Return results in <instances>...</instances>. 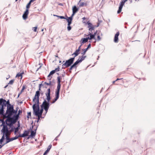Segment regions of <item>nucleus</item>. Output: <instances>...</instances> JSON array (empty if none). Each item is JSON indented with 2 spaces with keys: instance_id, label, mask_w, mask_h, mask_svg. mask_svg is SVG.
Instances as JSON below:
<instances>
[{
  "instance_id": "nucleus-1",
  "label": "nucleus",
  "mask_w": 155,
  "mask_h": 155,
  "mask_svg": "<svg viewBox=\"0 0 155 155\" xmlns=\"http://www.w3.org/2000/svg\"><path fill=\"white\" fill-rule=\"evenodd\" d=\"M17 110H14L13 106L7 108V110L4 117L7 118L6 124L10 127L16 123L15 114L17 113Z\"/></svg>"
},
{
  "instance_id": "nucleus-2",
  "label": "nucleus",
  "mask_w": 155,
  "mask_h": 155,
  "mask_svg": "<svg viewBox=\"0 0 155 155\" xmlns=\"http://www.w3.org/2000/svg\"><path fill=\"white\" fill-rule=\"evenodd\" d=\"M11 130H9L7 126L6 125H3L2 128L1 130L2 133L3 135L1 139L0 140V143H2L4 140L5 139V136L6 137V141L5 144L12 141L13 140L17 139L18 138V135H16L15 137L9 138V136L11 134Z\"/></svg>"
},
{
  "instance_id": "nucleus-3",
  "label": "nucleus",
  "mask_w": 155,
  "mask_h": 155,
  "mask_svg": "<svg viewBox=\"0 0 155 155\" xmlns=\"http://www.w3.org/2000/svg\"><path fill=\"white\" fill-rule=\"evenodd\" d=\"M50 89H48L45 93V95L46 96V99L47 101L46 100H45L43 102L41 106V109H44L46 111V114L48 112V110L49 107V101L51 99L50 97Z\"/></svg>"
},
{
  "instance_id": "nucleus-4",
  "label": "nucleus",
  "mask_w": 155,
  "mask_h": 155,
  "mask_svg": "<svg viewBox=\"0 0 155 155\" xmlns=\"http://www.w3.org/2000/svg\"><path fill=\"white\" fill-rule=\"evenodd\" d=\"M33 109L34 115L38 117L37 122H38L39 121L40 118L41 117L43 112L42 109H41L40 110L39 109L38 100H37V104H33Z\"/></svg>"
},
{
  "instance_id": "nucleus-5",
  "label": "nucleus",
  "mask_w": 155,
  "mask_h": 155,
  "mask_svg": "<svg viewBox=\"0 0 155 155\" xmlns=\"http://www.w3.org/2000/svg\"><path fill=\"white\" fill-rule=\"evenodd\" d=\"M61 79V78L60 76H59L57 77L58 85L57 86V90L55 92V98L52 101V103H54L59 98V92L61 86L60 83Z\"/></svg>"
},
{
  "instance_id": "nucleus-6",
  "label": "nucleus",
  "mask_w": 155,
  "mask_h": 155,
  "mask_svg": "<svg viewBox=\"0 0 155 155\" xmlns=\"http://www.w3.org/2000/svg\"><path fill=\"white\" fill-rule=\"evenodd\" d=\"M82 50L83 52L81 53V54H82V56L81 57H79L78 60L72 65L70 68L69 70H71L72 69L74 68H76V65H77L78 63L81 62L83 60H84L85 58L86 57V56H84L85 54L86 51L83 49Z\"/></svg>"
},
{
  "instance_id": "nucleus-7",
  "label": "nucleus",
  "mask_w": 155,
  "mask_h": 155,
  "mask_svg": "<svg viewBox=\"0 0 155 155\" xmlns=\"http://www.w3.org/2000/svg\"><path fill=\"white\" fill-rule=\"evenodd\" d=\"M41 90V89L39 88L38 90L36 91L34 96V97L33 99V101L34 102V104H36L37 103V100L38 101V103H39V97L40 95V91Z\"/></svg>"
},
{
  "instance_id": "nucleus-8",
  "label": "nucleus",
  "mask_w": 155,
  "mask_h": 155,
  "mask_svg": "<svg viewBox=\"0 0 155 155\" xmlns=\"http://www.w3.org/2000/svg\"><path fill=\"white\" fill-rule=\"evenodd\" d=\"M74 59V58H73L66 61L65 63L63 64L62 66H64L65 68L69 67L73 63Z\"/></svg>"
},
{
  "instance_id": "nucleus-9",
  "label": "nucleus",
  "mask_w": 155,
  "mask_h": 155,
  "mask_svg": "<svg viewBox=\"0 0 155 155\" xmlns=\"http://www.w3.org/2000/svg\"><path fill=\"white\" fill-rule=\"evenodd\" d=\"M83 23L85 25L87 24L88 25V28H89V30L91 31L92 30H94V27L92 24L91 23L89 22L88 21L87 22L86 21H83Z\"/></svg>"
},
{
  "instance_id": "nucleus-10",
  "label": "nucleus",
  "mask_w": 155,
  "mask_h": 155,
  "mask_svg": "<svg viewBox=\"0 0 155 155\" xmlns=\"http://www.w3.org/2000/svg\"><path fill=\"white\" fill-rule=\"evenodd\" d=\"M78 5L80 7H82L84 6H86L87 5V2L85 0H80L78 3Z\"/></svg>"
},
{
  "instance_id": "nucleus-11",
  "label": "nucleus",
  "mask_w": 155,
  "mask_h": 155,
  "mask_svg": "<svg viewBox=\"0 0 155 155\" xmlns=\"http://www.w3.org/2000/svg\"><path fill=\"white\" fill-rule=\"evenodd\" d=\"M29 133V131H28L25 130L23 134H20L19 135H18V138L20 137H24L28 136Z\"/></svg>"
},
{
  "instance_id": "nucleus-12",
  "label": "nucleus",
  "mask_w": 155,
  "mask_h": 155,
  "mask_svg": "<svg viewBox=\"0 0 155 155\" xmlns=\"http://www.w3.org/2000/svg\"><path fill=\"white\" fill-rule=\"evenodd\" d=\"M28 9H26L22 16L24 20H26L28 18Z\"/></svg>"
},
{
  "instance_id": "nucleus-13",
  "label": "nucleus",
  "mask_w": 155,
  "mask_h": 155,
  "mask_svg": "<svg viewBox=\"0 0 155 155\" xmlns=\"http://www.w3.org/2000/svg\"><path fill=\"white\" fill-rule=\"evenodd\" d=\"M78 9L77 8L75 5L72 7L73 13L72 14V16H73L78 11Z\"/></svg>"
},
{
  "instance_id": "nucleus-14",
  "label": "nucleus",
  "mask_w": 155,
  "mask_h": 155,
  "mask_svg": "<svg viewBox=\"0 0 155 155\" xmlns=\"http://www.w3.org/2000/svg\"><path fill=\"white\" fill-rule=\"evenodd\" d=\"M92 32L91 31V32H89V34L88 35H87V36H90V40H91L92 39H95V36L97 33V31L95 32L94 34H91Z\"/></svg>"
},
{
  "instance_id": "nucleus-15",
  "label": "nucleus",
  "mask_w": 155,
  "mask_h": 155,
  "mask_svg": "<svg viewBox=\"0 0 155 155\" xmlns=\"http://www.w3.org/2000/svg\"><path fill=\"white\" fill-rule=\"evenodd\" d=\"M120 35V33L119 31L117 32V33L115 35L114 41L115 43H117L118 41V37Z\"/></svg>"
},
{
  "instance_id": "nucleus-16",
  "label": "nucleus",
  "mask_w": 155,
  "mask_h": 155,
  "mask_svg": "<svg viewBox=\"0 0 155 155\" xmlns=\"http://www.w3.org/2000/svg\"><path fill=\"white\" fill-rule=\"evenodd\" d=\"M67 17V18L66 19L67 21L68 22V25H70L71 24V23L72 21V16L70 17Z\"/></svg>"
},
{
  "instance_id": "nucleus-17",
  "label": "nucleus",
  "mask_w": 155,
  "mask_h": 155,
  "mask_svg": "<svg viewBox=\"0 0 155 155\" xmlns=\"http://www.w3.org/2000/svg\"><path fill=\"white\" fill-rule=\"evenodd\" d=\"M22 111L21 110H19L18 111V113L16 114L15 117V119L16 120V122L17 121L19 117L20 114L22 113Z\"/></svg>"
},
{
  "instance_id": "nucleus-18",
  "label": "nucleus",
  "mask_w": 155,
  "mask_h": 155,
  "mask_svg": "<svg viewBox=\"0 0 155 155\" xmlns=\"http://www.w3.org/2000/svg\"><path fill=\"white\" fill-rule=\"evenodd\" d=\"M55 73V71L54 70H53L50 72L49 74H48V78L49 80H51V79L52 78V77L51 76V75H52L53 74H54Z\"/></svg>"
},
{
  "instance_id": "nucleus-19",
  "label": "nucleus",
  "mask_w": 155,
  "mask_h": 155,
  "mask_svg": "<svg viewBox=\"0 0 155 155\" xmlns=\"http://www.w3.org/2000/svg\"><path fill=\"white\" fill-rule=\"evenodd\" d=\"M51 147H52V145L51 144H50V145H49V146L48 147V148L47 149L44 153L43 155H45L47 154L48 153V152L50 151V149L51 148Z\"/></svg>"
},
{
  "instance_id": "nucleus-20",
  "label": "nucleus",
  "mask_w": 155,
  "mask_h": 155,
  "mask_svg": "<svg viewBox=\"0 0 155 155\" xmlns=\"http://www.w3.org/2000/svg\"><path fill=\"white\" fill-rule=\"evenodd\" d=\"M81 41V45H82L83 44L87 42V39H86V38H82Z\"/></svg>"
},
{
  "instance_id": "nucleus-21",
  "label": "nucleus",
  "mask_w": 155,
  "mask_h": 155,
  "mask_svg": "<svg viewBox=\"0 0 155 155\" xmlns=\"http://www.w3.org/2000/svg\"><path fill=\"white\" fill-rule=\"evenodd\" d=\"M20 124H18V126L17 127L15 128V134H16L17 133L18 131V130L19 129V127H20Z\"/></svg>"
},
{
  "instance_id": "nucleus-22",
  "label": "nucleus",
  "mask_w": 155,
  "mask_h": 155,
  "mask_svg": "<svg viewBox=\"0 0 155 155\" xmlns=\"http://www.w3.org/2000/svg\"><path fill=\"white\" fill-rule=\"evenodd\" d=\"M6 104L7 105V108H8L9 107H10L13 106V105H11L9 103V100L8 101H6Z\"/></svg>"
},
{
  "instance_id": "nucleus-23",
  "label": "nucleus",
  "mask_w": 155,
  "mask_h": 155,
  "mask_svg": "<svg viewBox=\"0 0 155 155\" xmlns=\"http://www.w3.org/2000/svg\"><path fill=\"white\" fill-rule=\"evenodd\" d=\"M24 74V72H22L21 73H18L16 75V77H17L19 78L21 77V79L22 78V75Z\"/></svg>"
},
{
  "instance_id": "nucleus-24",
  "label": "nucleus",
  "mask_w": 155,
  "mask_h": 155,
  "mask_svg": "<svg viewBox=\"0 0 155 155\" xmlns=\"http://www.w3.org/2000/svg\"><path fill=\"white\" fill-rule=\"evenodd\" d=\"M36 134V132H35L34 131H31V135L30 136L33 137L35 136Z\"/></svg>"
},
{
  "instance_id": "nucleus-25",
  "label": "nucleus",
  "mask_w": 155,
  "mask_h": 155,
  "mask_svg": "<svg viewBox=\"0 0 155 155\" xmlns=\"http://www.w3.org/2000/svg\"><path fill=\"white\" fill-rule=\"evenodd\" d=\"M31 2H32V1H30L29 3L27 4L26 6V8H27L26 9H28L29 8L31 3Z\"/></svg>"
},
{
  "instance_id": "nucleus-26",
  "label": "nucleus",
  "mask_w": 155,
  "mask_h": 155,
  "mask_svg": "<svg viewBox=\"0 0 155 155\" xmlns=\"http://www.w3.org/2000/svg\"><path fill=\"white\" fill-rule=\"evenodd\" d=\"M79 51H78V50H77L73 54H74L75 57L77 56L79 54Z\"/></svg>"
},
{
  "instance_id": "nucleus-27",
  "label": "nucleus",
  "mask_w": 155,
  "mask_h": 155,
  "mask_svg": "<svg viewBox=\"0 0 155 155\" xmlns=\"http://www.w3.org/2000/svg\"><path fill=\"white\" fill-rule=\"evenodd\" d=\"M4 114V108L0 107V115H3Z\"/></svg>"
},
{
  "instance_id": "nucleus-28",
  "label": "nucleus",
  "mask_w": 155,
  "mask_h": 155,
  "mask_svg": "<svg viewBox=\"0 0 155 155\" xmlns=\"http://www.w3.org/2000/svg\"><path fill=\"white\" fill-rule=\"evenodd\" d=\"M6 102H3L2 103V105L0 107L1 108H4V107H6Z\"/></svg>"
},
{
  "instance_id": "nucleus-29",
  "label": "nucleus",
  "mask_w": 155,
  "mask_h": 155,
  "mask_svg": "<svg viewBox=\"0 0 155 155\" xmlns=\"http://www.w3.org/2000/svg\"><path fill=\"white\" fill-rule=\"evenodd\" d=\"M3 102H6V101L2 98L0 99V105H1Z\"/></svg>"
},
{
  "instance_id": "nucleus-30",
  "label": "nucleus",
  "mask_w": 155,
  "mask_h": 155,
  "mask_svg": "<svg viewBox=\"0 0 155 155\" xmlns=\"http://www.w3.org/2000/svg\"><path fill=\"white\" fill-rule=\"evenodd\" d=\"M45 84L48 85H52V84L51 81H50L49 83H47L46 82H45Z\"/></svg>"
},
{
  "instance_id": "nucleus-31",
  "label": "nucleus",
  "mask_w": 155,
  "mask_h": 155,
  "mask_svg": "<svg viewBox=\"0 0 155 155\" xmlns=\"http://www.w3.org/2000/svg\"><path fill=\"white\" fill-rule=\"evenodd\" d=\"M14 80H12L10 81L9 83H8V84H12L14 82Z\"/></svg>"
},
{
  "instance_id": "nucleus-32",
  "label": "nucleus",
  "mask_w": 155,
  "mask_h": 155,
  "mask_svg": "<svg viewBox=\"0 0 155 155\" xmlns=\"http://www.w3.org/2000/svg\"><path fill=\"white\" fill-rule=\"evenodd\" d=\"M30 117H31V113L30 112H28V115L27 116V118L29 119Z\"/></svg>"
},
{
  "instance_id": "nucleus-33",
  "label": "nucleus",
  "mask_w": 155,
  "mask_h": 155,
  "mask_svg": "<svg viewBox=\"0 0 155 155\" xmlns=\"http://www.w3.org/2000/svg\"><path fill=\"white\" fill-rule=\"evenodd\" d=\"M25 86L23 85L22 87V89L21 91V93L25 89Z\"/></svg>"
},
{
  "instance_id": "nucleus-34",
  "label": "nucleus",
  "mask_w": 155,
  "mask_h": 155,
  "mask_svg": "<svg viewBox=\"0 0 155 155\" xmlns=\"http://www.w3.org/2000/svg\"><path fill=\"white\" fill-rule=\"evenodd\" d=\"M54 70L55 71V72H56L58 71H59V67H58L57 68H56Z\"/></svg>"
},
{
  "instance_id": "nucleus-35",
  "label": "nucleus",
  "mask_w": 155,
  "mask_h": 155,
  "mask_svg": "<svg viewBox=\"0 0 155 155\" xmlns=\"http://www.w3.org/2000/svg\"><path fill=\"white\" fill-rule=\"evenodd\" d=\"M58 17L59 18H60L61 19H66V18L64 17L63 16H58Z\"/></svg>"
},
{
  "instance_id": "nucleus-36",
  "label": "nucleus",
  "mask_w": 155,
  "mask_h": 155,
  "mask_svg": "<svg viewBox=\"0 0 155 155\" xmlns=\"http://www.w3.org/2000/svg\"><path fill=\"white\" fill-rule=\"evenodd\" d=\"M37 28V27H33V31L34 32H36Z\"/></svg>"
},
{
  "instance_id": "nucleus-37",
  "label": "nucleus",
  "mask_w": 155,
  "mask_h": 155,
  "mask_svg": "<svg viewBox=\"0 0 155 155\" xmlns=\"http://www.w3.org/2000/svg\"><path fill=\"white\" fill-rule=\"evenodd\" d=\"M0 121L1 122H2V125H5V124H4V120H3L2 119H0Z\"/></svg>"
},
{
  "instance_id": "nucleus-38",
  "label": "nucleus",
  "mask_w": 155,
  "mask_h": 155,
  "mask_svg": "<svg viewBox=\"0 0 155 155\" xmlns=\"http://www.w3.org/2000/svg\"><path fill=\"white\" fill-rule=\"evenodd\" d=\"M67 29L68 31H70L71 29V27L70 26V25H68Z\"/></svg>"
},
{
  "instance_id": "nucleus-39",
  "label": "nucleus",
  "mask_w": 155,
  "mask_h": 155,
  "mask_svg": "<svg viewBox=\"0 0 155 155\" xmlns=\"http://www.w3.org/2000/svg\"><path fill=\"white\" fill-rule=\"evenodd\" d=\"M97 41H99L101 40V38L99 35L97 36Z\"/></svg>"
},
{
  "instance_id": "nucleus-40",
  "label": "nucleus",
  "mask_w": 155,
  "mask_h": 155,
  "mask_svg": "<svg viewBox=\"0 0 155 155\" xmlns=\"http://www.w3.org/2000/svg\"><path fill=\"white\" fill-rule=\"evenodd\" d=\"M122 79V78H120V79L117 78V79L115 81H113V84H114V83H115V82L116 81H117L118 80H119Z\"/></svg>"
},
{
  "instance_id": "nucleus-41",
  "label": "nucleus",
  "mask_w": 155,
  "mask_h": 155,
  "mask_svg": "<svg viewBox=\"0 0 155 155\" xmlns=\"http://www.w3.org/2000/svg\"><path fill=\"white\" fill-rule=\"evenodd\" d=\"M82 19H83V21H82V22L83 23V22L84 21H86V22L87 21H85V20L86 19V18H85V17H83L82 18Z\"/></svg>"
},
{
  "instance_id": "nucleus-42",
  "label": "nucleus",
  "mask_w": 155,
  "mask_h": 155,
  "mask_svg": "<svg viewBox=\"0 0 155 155\" xmlns=\"http://www.w3.org/2000/svg\"><path fill=\"white\" fill-rule=\"evenodd\" d=\"M82 45H81L78 47V48L77 50H78V51H80V49H81V47Z\"/></svg>"
},
{
  "instance_id": "nucleus-43",
  "label": "nucleus",
  "mask_w": 155,
  "mask_h": 155,
  "mask_svg": "<svg viewBox=\"0 0 155 155\" xmlns=\"http://www.w3.org/2000/svg\"><path fill=\"white\" fill-rule=\"evenodd\" d=\"M91 47V44H90L88 45V46H87V48H90Z\"/></svg>"
},
{
  "instance_id": "nucleus-44",
  "label": "nucleus",
  "mask_w": 155,
  "mask_h": 155,
  "mask_svg": "<svg viewBox=\"0 0 155 155\" xmlns=\"http://www.w3.org/2000/svg\"><path fill=\"white\" fill-rule=\"evenodd\" d=\"M128 82V81H127L126 80H124V81H123V83H124L125 82Z\"/></svg>"
},
{
  "instance_id": "nucleus-45",
  "label": "nucleus",
  "mask_w": 155,
  "mask_h": 155,
  "mask_svg": "<svg viewBox=\"0 0 155 155\" xmlns=\"http://www.w3.org/2000/svg\"><path fill=\"white\" fill-rule=\"evenodd\" d=\"M88 48H86V49H84V50H85L86 51H87L88 49Z\"/></svg>"
},
{
  "instance_id": "nucleus-46",
  "label": "nucleus",
  "mask_w": 155,
  "mask_h": 155,
  "mask_svg": "<svg viewBox=\"0 0 155 155\" xmlns=\"http://www.w3.org/2000/svg\"><path fill=\"white\" fill-rule=\"evenodd\" d=\"M86 39H87V41H88V39L90 40V37H88L87 38H86Z\"/></svg>"
},
{
  "instance_id": "nucleus-47",
  "label": "nucleus",
  "mask_w": 155,
  "mask_h": 155,
  "mask_svg": "<svg viewBox=\"0 0 155 155\" xmlns=\"http://www.w3.org/2000/svg\"><path fill=\"white\" fill-rule=\"evenodd\" d=\"M41 84H39V88H41Z\"/></svg>"
},
{
  "instance_id": "nucleus-48",
  "label": "nucleus",
  "mask_w": 155,
  "mask_h": 155,
  "mask_svg": "<svg viewBox=\"0 0 155 155\" xmlns=\"http://www.w3.org/2000/svg\"><path fill=\"white\" fill-rule=\"evenodd\" d=\"M53 16H56L57 17H58V15H53Z\"/></svg>"
},
{
  "instance_id": "nucleus-49",
  "label": "nucleus",
  "mask_w": 155,
  "mask_h": 155,
  "mask_svg": "<svg viewBox=\"0 0 155 155\" xmlns=\"http://www.w3.org/2000/svg\"><path fill=\"white\" fill-rule=\"evenodd\" d=\"M8 85H6L5 86L4 88H6V87H8Z\"/></svg>"
},
{
  "instance_id": "nucleus-50",
  "label": "nucleus",
  "mask_w": 155,
  "mask_h": 155,
  "mask_svg": "<svg viewBox=\"0 0 155 155\" xmlns=\"http://www.w3.org/2000/svg\"><path fill=\"white\" fill-rule=\"evenodd\" d=\"M59 5H62V4L61 3H60V4H59Z\"/></svg>"
},
{
  "instance_id": "nucleus-51",
  "label": "nucleus",
  "mask_w": 155,
  "mask_h": 155,
  "mask_svg": "<svg viewBox=\"0 0 155 155\" xmlns=\"http://www.w3.org/2000/svg\"><path fill=\"white\" fill-rule=\"evenodd\" d=\"M43 30H44V29H42L41 31H43Z\"/></svg>"
},
{
  "instance_id": "nucleus-52",
  "label": "nucleus",
  "mask_w": 155,
  "mask_h": 155,
  "mask_svg": "<svg viewBox=\"0 0 155 155\" xmlns=\"http://www.w3.org/2000/svg\"><path fill=\"white\" fill-rule=\"evenodd\" d=\"M21 94V93H20V94H19L18 95V97L19 96V95H20Z\"/></svg>"
},
{
  "instance_id": "nucleus-53",
  "label": "nucleus",
  "mask_w": 155,
  "mask_h": 155,
  "mask_svg": "<svg viewBox=\"0 0 155 155\" xmlns=\"http://www.w3.org/2000/svg\"><path fill=\"white\" fill-rule=\"evenodd\" d=\"M18 0H15V1L17 2Z\"/></svg>"
}]
</instances>
